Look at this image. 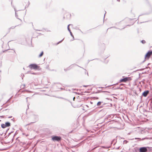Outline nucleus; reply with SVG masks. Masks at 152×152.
<instances>
[{"instance_id": "obj_1", "label": "nucleus", "mask_w": 152, "mask_h": 152, "mask_svg": "<svg viewBox=\"0 0 152 152\" xmlns=\"http://www.w3.org/2000/svg\"><path fill=\"white\" fill-rule=\"evenodd\" d=\"M152 56V51H149L145 56V60H148Z\"/></svg>"}, {"instance_id": "obj_2", "label": "nucleus", "mask_w": 152, "mask_h": 152, "mask_svg": "<svg viewBox=\"0 0 152 152\" xmlns=\"http://www.w3.org/2000/svg\"><path fill=\"white\" fill-rule=\"evenodd\" d=\"M132 80V78L131 77H126L123 79H121L120 80V82H129Z\"/></svg>"}, {"instance_id": "obj_3", "label": "nucleus", "mask_w": 152, "mask_h": 152, "mask_svg": "<svg viewBox=\"0 0 152 152\" xmlns=\"http://www.w3.org/2000/svg\"><path fill=\"white\" fill-rule=\"evenodd\" d=\"M29 67L31 69H33L35 70L39 69L40 66L36 64H31L29 65Z\"/></svg>"}, {"instance_id": "obj_4", "label": "nucleus", "mask_w": 152, "mask_h": 152, "mask_svg": "<svg viewBox=\"0 0 152 152\" xmlns=\"http://www.w3.org/2000/svg\"><path fill=\"white\" fill-rule=\"evenodd\" d=\"M10 126V124L8 122H7L4 124H3L1 125L2 128H5L7 127H9Z\"/></svg>"}, {"instance_id": "obj_5", "label": "nucleus", "mask_w": 152, "mask_h": 152, "mask_svg": "<svg viewBox=\"0 0 152 152\" xmlns=\"http://www.w3.org/2000/svg\"><path fill=\"white\" fill-rule=\"evenodd\" d=\"M52 139L53 141H60L61 140V137H60L54 136L52 138Z\"/></svg>"}, {"instance_id": "obj_6", "label": "nucleus", "mask_w": 152, "mask_h": 152, "mask_svg": "<svg viewBox=\"0 0 152 152\" xmlns=\"http://www.w3.org/2000/svg\"><path fill=\"white\" fill-rule=\"evenodd\" d=\"M140 152H146L147 151V150L146 147H142L140 148Z\"/></svg>"}, {"instance_id": "obj_7", "label": "nucleus", "mask_w": 152, "mask_h": 152, "mask_svg": "<svg viewBox=\"0 0 152 152\" xmlns=\"http://www.w3.org/2000/svg\"><path fill=\"white\" fill-rule=\"evenodd\" d=\"M148 93H149V91H145L142 94V95L144 96H146L148 94Z\"/></svg>"}, {"instance_id": "obj_8", "label": "nucleus", "mask_w": 152, "mask_h": 152, "mask_svg": "<svg viewBox=\"0 0 152 152\" xmlns=\"http://www.w3.org/2000/svg\"><path fill=\"white\" fill-rule=\"evenodd\" d=\"M43 52L42 51L41 52V53L39 55V57H41V56H43Z\"/></svg>"}, {"instance_id": "obj_9", "label": "nucleus", "mask_w": 152, "mask_h": 152, "mask_svg": "<svg viewBox=\"0 0 152 152\" xmlns=\"http://www.w3.org/2000/svg\"><path fill=\"white\" fill-rule=\"evenodd\" d=\"M101 103L102 102H98L97 104V105L100 106L101 104Z\"/></svg>"}, {"instance_id": "obj_10", "label": "nucleus", "mask_w": 152, "mask_h": 152, "mask_svg": "<svg viewBox=\"0 0 152 152\" xmlns=\"http://www.w3.org/2000/svg\"><path fill=\"white\" fill-rule=\"evenodd\" d=\"M142 43L144 44L145 43V41L144 40H143L142 41Z\"/></svg>"}, {"instance_id": "obj_11", "label": "nucleus", "mask_w": 152, "mask_h": 152, "mask_svg": "<svg viewBox=\"0 0 152 152\" xmlns=\"http://www.w3.org/2000/svg\"><path fill=\"white\" fill-rule=\"evenodd\" d=\"M74 66L73 65H72V66H70V68H73V67H74Z\"/></svg>"}, {"instance_id": "obj_12", "label": "nucleus", "mask_w": 152, "mask_h": 152, "mask_svg": "<svg viewBox=\"0 0 152 152\" xmlns=\"http://www.w3.org/2000/svg\"><path fill=\"white\" fill-rule=\"evenodd\" d=\"M135 139H136H136H138V140H141V139L140 138H135Z\"/></svg>"}, {"instance_id": "obj_13", "label": "nucleus", "mask_w": 152, "mask_h": 152, "mask_svg": "<svg viewBox=\"0 0 152 152\" xmlns=\"http://www.w3.org/2000/svg\"><path fill=\"white\" fill-rule=\"evenodd\" d=\"M75 97H73V100L74 101V100H75Z\"/></svg>"}, {"instance_id": "obj_14", "label": "nucleus", "mask_w": 152, "mask_h": 152, "mask_svg": "<svg viewBox=\"0 0 152 152\" xmlns=\"http://www.w3.org/2000/svg\"><path fill=\"white\" fill-rule=\"evenodd\" d=\"M117 1H118V2H119L120 1V0H117Z\"/></svg>"}, {"instance_id": "obj_15", "label": "nucleus", "mask_w": 152, "mask_h": 152, "mask_svg": "<svg viewBox=\"0 0 152 152\" xmlns=\"http://www.w3.org/2000/svg\"><path fill=\"white\" fill-rule=\"evenodd\" d=\"M61 42V41H60V42H59L58 43H57V44H58L59 43H60V42Z\"/></svg>"}]
</instances>
